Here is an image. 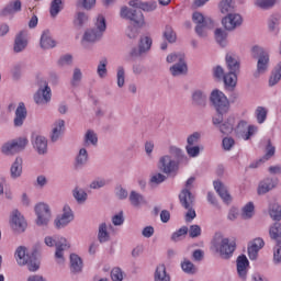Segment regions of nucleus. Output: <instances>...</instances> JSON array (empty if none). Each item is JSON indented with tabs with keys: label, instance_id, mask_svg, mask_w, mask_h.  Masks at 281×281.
Instances as JSON below:
<instances>
[{
	"label": "nucleus",
	"instance_id": "obj_51",
	"mask_svg": "<svg viewBox=\"0 0 281 281\" xmlns=\"http://www.w3.org/2000/svg\"><path fill=\"white\" fill-rule=\"evenodd\" d=\"M181 269L184 273H189L190 276H194V273H196V267H194V263L188 259H184L181 262Z\"/></svg>",
	"mask_w": 281,
	"mask_h": 281
},
{
	"label": "nucleus",
	"instance_id": "obj_7",
	"mask_svg": "<svg viewBox=\"0 0 281 281\" xmlns=\"http://www.w3.org/2000/svg\"><path fill=\"white\" fill-rule=\"evenodd\" d=\"M120 16L121 19L130 21L132 25H137V27H144V25H146L144 13L137 8L131 9L128 7H123L121 9Z\"/></svg>",
	"mask_w": 281,
	"mask_h": 281
},
{
	"label": "nucleus",
	"instance_id": "obj_19",
	"mask_svg": "<svg viewBox=\"0 0 281 281\" xmlns=\"http://www.w3.org/2000/svg\"><path fill=\"white\" fill-rule=\"evenodd\" d=\"M21 8H23V3L21 0H11L0 12V16H10L12 14H16L21 12Z\"/></svg>",
	"mask_w": 281,
	"mask_h": 281
},
{
	"label": "nucleus",
	"instance_id": "obj_54",
	"mask_svg": "<svg viewBox=\"0 0 281 281\" xmlns=\"http://www.w3.org/2000/svg\"><path fill=\"white\" fill-rule=\"evenodd\" d=\"M169 153L170 155H172V157H175L178 164H181V161L183 160V157H186V155H183V150L177 146H170Z\"/></svg>",
	"mask_w": 281,
	"mask_h": 281
},
{
	"label": "nucleus",
	"instance_id": "obj_50",
	"mask_svg": "<svg viewBox=\"0 0 281 281\" xmlns=\"http://www.w3.org/2000/svg\"><path fill=\"white\" fill-rule=\"evenodd\" d=\"M72 196L74 199L77 201V203H85L87 201V193L85 192L83 189H80L78 187H76L72 190Z\"/></svg>",
	"mask_w": 281,
	"mask_h": 281
},
{
	"label": "nucleus",
	"instance_id": "obj_41",
	"mask_svg": "<svg viewBox=\"0 0 281 281\" xmlns=\"http://www.w3.org/2000/svg\"><path fill=\"white\" fill-rule=\"evenodd\" d=\"M162 37L168 41L170 44L177 43V32L172 29L171 25H166L165 31L162 32Z\"/></svg>",
	"mask_w": 281,
	"mask_h": 281
},
{
	"label": "nucleus",
	"instance_id": "obj_38",
	"mask_svg": "<svg viewBox=\"0 0 281 281\" xmlns=\"http://www.w3.org/2000/svg\"><path fill=\"white\" fill-rule=\"evenodd\" d=\"M98 240L101 244L109 243L111 240V235L109 234L106 223H102L99 225Z\"/></svg>",
	"mask_w": 281,
	"mask_h": 281
},
{
	"label": "nucleus",
	"instance_id": "obj_45",
	"mask_svg": "<svg viewBox=\"0 0 281 281\" xmlns=\"http://www.w3.org/2000/svg\"><path fill=\"white\" fill-rule=\"evenodd\" d=\"M281 80V61L274 68V71H272V75L269 79V87H276L278 82Z\"/></svg>",
	"mask_w": 281,
	"mask_h": 281
},
{
	"label": "nucleus",
	"instance_id": "obj_40",
	"mask_svg": "<svg viewBox=\"0 0 281 281\" xmlns=\"http://www.w3.org/2000/svg\"><path fill=\"white\" fill-rule=\"evenodd\" d=\"M238 72H228L224 75L223 81L225 87H229L231 89H234L238 82Z\"/></svg>",
	"mask_w": 281,
	"mask_h": 281
},
{
	"label": "nucleus",
	"instance_id": "obj_13",
	"mask_svg": "<svg viewBox=\"0 0 281 281\" xmlns=\"http://www.w3.org/2000/svg\"><path fill=\"white\" fill-rule=\"evenodd\" d=\"M179 161L172 159V156L165 155L159 158L158 168L164 175H172L179 170Z\"/></svg>",
	"mask_w": 281,
	"mask_h": 281
},
{
	"label": "nucleus",
	"instance_id": "obj_14",
	"mask_svg": "<svg viewBox=\"0 0 281 281\" xmlns=\"http://www.w3.org/2000/svg\"><path fill=\"white\" fill-rule=\"evenodd\" d=\"M10 225L14 234H23L27 229V222H25V217H23L19 210L12 211Z\"/></svg>",
	"mask_w": 281,
	"mask_h": 281
},
{
	"label": "nucleus",
	"instance_id": "obj_27",
	"mask_svg": "<svg viewBox=\"0 0 281 281\" xmlns=\"http://www.w3.org/2000/svg\"><path fill=\"white\" fill-rule=\"evenodd\" d=\"M276 186H278V179L266 178L259 183L258 194H267V192H271Z\"/></svg>",
	"mask_w": 281,
	"mask_h": 281
},
{
	"label": "nucleus",
	"instance_id": "obj_43",
	"mask_svg": "<svg viewBox=\"0 0 281 281\" xmlns=\"http://www.w3.org/2000/svg\"><path fill=\"white\" fill-rule=\"evenodd\" d=\"M215 41L221 47L227 46V32L223 29L215 30Z\"/></svg>",
	"mask_w": 281,
	"mask_h": 281
},
{
	"label": "nucleus",
	"instance_id": "obj_39",
	"mask_svg": "<svg viewBox=\"0 0 281 281\" xmlns=\"http://www.w3.org/2000/svg\"><path fill=\"white\" fill-rule=\"evenodd\" d=\"M130 202L133 207H139V205H144V203H146V200L144 199V195L137 193L136 191H131Z\"/></svg>",
	"mask_w": 281,
	"mask_h": 281
},
{
	"label": "nucleus",
	"instance_id": "obj_53",
	"mask_svg": "<svg viewBox=\"0 0 281 281\" xmlns=\"http://www.w3.org/2000/svg\"><path fill=\"white\" fill-rule=\"evenodd\" d=\"M254 202H248L244 207L241 212V217L247 221L254 216Z\"/></svg>",
	"mask_w": 281,
	"mask_h": 281
},
{
	"label": "nucleus",
	"instance_id": "obj_35",
	"mask_svg": "<svg viewBox=\"0 0 281 281\" xmlns=\"http://www.w3.org/2000/svg\"><path fill=\"white\" fill-rule=\"evenodd\" d=\"M154 281H170V274L166 271V265L161 263L156 267Z\"/></svg>",
	"mask_w": 281,
	"mask_h": 281
},
{
	"label": "nucleus",
	"instance_id": "obj_56",
	"mask_svg": "<svg viewBox=\"0 0 281 281\" xmlns=\"http://www.w3.org/2000/svg\"><path fill=\"white\" fill-rule=\"evenodd\" d=\"M106 65H109V60H106V58H102L99 61L98 68H97V74L99 76V78H106Z\"/></svg>",
	"mask_w": 281,
	"mask_h": 281
},
{
	"label": "nucleus",
	"instance_id": "obj_52",
	"mask_svg": "<svg viewBox=\"0 0 281 281\" xmlns=\"http://www.w3.org/2000/svg\"><path fill=\"white\" fill-rule=\"evenodd\" d=\"M60 5H63V0H53L50 3V16H53V19H56V16H58V14L60 13V10H63V8H60Z\"/></svg>",
	"mask_w": 281,
	"mask_h": 281
},
{
	"label": "nucleus",
	"instance_id": "obj_48",
	"mask_svg": "<svg viewBox=\"0 0 281 281\" xmlns=\"http://www.w3.org/2000/svg\"><path fill=\"white\" fill-rule=\"evenodd\" d=\"M277 3H280V0H255V5L261 10H269Z\"/></svg>",
	"mask_w": 281,
	"mask_h": 281
},
{
	"label": "nucleus",
	"instance_id": "obj_1",
	"mask_svg": "<svg viewBox=\"0 0 281 281\" xmlns=\"http://www.w3.org/2000/svg\"><path fill=\"white\" fill-rule=\"evenodd\" d=\"M106 32V19L104 15L99 14L94 22L93 29H88L82 36L81 45L87 47L88 43H98Z\"/></svg>",
	"mask_w": 281,
	"mask_h": 281
},
{
	"label": "nucleus",
	"instance_id": "obj_36",
	"mask_svg": "<svg viewBox=\"0 0 281 281\" xmlns=\"http://www.w3.org/2000/svg\"><path fill=\"white\" fill-rule=\"evenodd\" d=\"M218 8L222 14H233V12H236L234 0H221Z\"/></svg>",
	"mask_w": 281,
	"mask_h": 281
},
{
	"label": "nucleus",
	"instance_id": "obj_15",
	"mask_svg": "<svg viewBox=\"0 0 281 281\" xmlns=\"http://www.w3.org/2000/svg\"><path fill=\"white\" fill-rule=\"evenodd\" d=\"M222 25L227 32H234L243 25V16L238 13H228L222 19Z\"/></svg>",
	"mask_w": 281,
	"mask_h": 281
},
{
	"label": "nucleus",
	"instance_id": "obj_5",
	"mask_svg": "<svg viewBox=\"0 0 281 281\" xmlns=\"http://www.w3.org/2000/svg\"><path fill=\"white\" fill-rule=\"evenodd\" d=\"M192 21L195 23V34H198L200 38H207V30L214 29L212 18H204L203 13L194 12L192 14Z\"/></svg>",
	"mask_w": 281,
	"mask_h": 281
},
{
	"label": "nucleus",
	"instance_id": "obj_44",
	"mask_svg": "<svg viewBox=\"0 0 281 281\" xmlns=\"http://www.w3.org/2000/svg\"><path fill=\"white\" fill-rule=\"evenodd\" d=\"M269 215L272 221H281V205L278 203H272L269 206Z\"/></svg>",
	"mask_w": 281,
	"mask_h": 281
},
{
	"label": "nucleus",
	"instance_id": "obj_3",
	"mask_svg": "<svg viewBox=\"0 0 281 281\" xmlns=\"http://www.w3.org/2000/svg\"><path fill=\"white\" fill-rule=\"evenodd\" d=\"M252 58H258L257 70L254 72L255 78H260L262 74L269 70V53L262 46L255 45L251 48Z\"/></svg>",
	"mask_w": 281,
	"mask_h": 281
},
{
	"label": "nucleus",
	"instance_id": "obj_17",
	"mask_svg": "<svg viewBox=\"0 0 281 281\" xmlns=\"http://www.w3.org/2000/svg\"><path fill=\"white\" fill-rule=\"evenodd\" d=\"M63 212L61 216L55 220L57 229L67 227V225L74 221V211H71V207L68 204L64 205Z\"/></svg>",
	"mask_w": 281,
	"mask_h": 281
},
{
	"label": "nucleus",
	"instance_id": "obj_22",
	"mask_svg": "<svg viewBox=\"0 0 281 281\" xmlns=\"http://www.w3.org/2000/svg\"><path fill=\"white\" fill-rule=\"evenodd\" d=\"M214 190L217 192L218 196L224 201V203H232V195L229 194V191H227V187L220 180H215L213 182Z\"/></svg>",
	"mask_w": 281,
	"mask_h": 281
},
{
	"label": "nucleus",
	"instance_id": "obj_16",
	"mask_svg": "<svg viewBox=\"0 0 281 281\" xmlns=\"http://www.w3.org/2000/svg\"><path fill=\"white\" fill-rule=\"evenodd\" d=\"M35 104L43 106L52 102V88L47 85V81H44V88H40L34 94Z\"/></svg>",
	"mask_w": 281,
	"mask_h": 281
},
{
	"label": "nucleus",
	"instance_id": "obj_2",
	"mask_svg": "<svg viewBox=\"0 0 281 281\" xmlns=\"http://www.w3.org/2000/svg\"><path fill=\"white\" fill-rule=\"evenodd\" d=\"M213 247L216 254H220L222 260H229L234 256V251H236V241H232L221 233H217L213 238Z\"/></svg>",
	"mask_w": 281,
	"mask_h": 281
},
{
	"label": "nucleus",
	"instance_id": "obj_26",
	"mask_svg": "<svg viewBox=\"0 0 281 281\" xmlns=\"http://www.w3.org/2000/svg\"><path fill=\"white\" fill-rule=\"evenodd\" d=\"M69 260L70 273H74L75 276L78 273H82V268L85 267L82 258H80V256H78L77 254H70Z\"/></svg>",
	"mask_w": 281,
	"mask_h": 281
},
{
	"label": "nucleus",
	"instance_id": "obj_30",
	"mask_svg": "<svg viewBox=\"0 0 281 281\" xmlns=\"http://www.w3.org/2000/svg\"><path fill=\"white\" fill-rule=\"evenodd\" d=\"M33 148H35L38 155H47V138L45 136H35Z\"/></svg>",
	"mask_w": 281,
	"mask_h": 281
},
{
	"label": "nucleus",
	"instance_id": "obj_47",
	"mask_svg": "<svg viewBox=\"0 0 281 281\" xmlns=\"http://www.w3.org/2000/svg\"><path fill=\"white\" fill-rule=\"evenodd\" d=\"M85 146H89V144H91L92 146H98V134H95V132H93L92 130H88L85 138Z\"/></svg>",
	"mask_w": 281,
	"mask_h": 281
},
{
	"label": "nucleus",
	"instance_id": "obj_59",
	"mask_svg": "<svg viewBox=\"0 0 281 281\" xmlns=\"http://www.w3.org/2000/svg\"><path fill=\"white\" fill-rule=\"evenodd\" d=\"M256 117H257L258 124H265L267 120V109L262 106H258L256 110Z\"/></svg>",
	"mask_w": 281,
	"mask_h": 281
},
{
	"label": "nucleus",
	"instance_id": "obj_37",
	"mask_svg": "<svg viewBox=\"0 0 281 281\" xmlns=\"http://www.w3.org/2000/svg\"><path fill=\"white\" fill-rule=\"evenodd\" d=\"M269 236L272 240H277V245H281V223L276 222L269 228Z\"/></svg>",
	"mask_w": 281,
	"mask_h": 281
},
{
	"label": "nucleus",
	"instance_id": "obj_33",
	"mask_svg": "<svg viewBox=\"0 0 281 281\" xmlns=\"http://www.w3.org/2000/svg\"><path fill=\"white\" fill-rule=\"evenodd\" d=\"M226 60V67L229 70L228 72L232 74H239L240 72V61L238 59L234 58V56L227 54L225 57Z\"/></svg>",
	"mask_w": 281,
	"mask_h": 281
},
{
	"label": "nucleus",
	"instance_id": "obj_60",
	"mask_svg": "<svg viewBox=\"0 0 281 281\" xmlns=\"http://www.w3.org/2000/svg\"><path fill=\"white\" fill-rule=\"evenodd\" d=\"M80 80H82V71L80 70V68H75L71 79L72 87H78Z\"/></svg>",
	"mask_w": 281,
	"mask_h": 281
},
{
	"label": "nucleus",
	"instance_id": "obj_57",
	"mask_svg": "<svg viewBox=\"0 0 281 281\" xmlns=\"http://www.w3.org/2000/svg\"><path fill=\"white\" fill-rule=\"evenodd\" d=\"M276 155V146H273V144L271 143V139L267 140V146H266V154L262 157V159L265 161H269V159H271V157H273Z\"/></svg>",
	"mask_w": 281,
	"mask_h": 281
},
{
	"label": "nucleus",
	"instance_id": "obj_62",
	"mask_svg": "<svg viewBox=\"0 0 281 281\" xmlns=\"http://www.w3.org/2000/svg\"><path fill=\"white\" fill-rule=\"evenodd\" d=\"M116 78H117V87H120V89H122V87H124V82H125L124 67L120 66L117 68Z\"/></svg>",
	"mask_w": 281,
	"mask_h": 281
},
{
	"label": "nucleus",
	"instance_id": "obj_63",
	"mask_svg": "<svg viewBox=\"0 0 281 281\" xmlns=\"http://www.w3.org/2000/svg\"><path fill=\"white\" fill-rule=\"evenodd\" d=\"M111 278L113 281H123L124 280V272H122L121 268H114L111 271Z\"/></svg>",
	"mask_w": 281,
	"mask_h": 281
},
{
	"label": "nucleus",
	"instance_id": "obj_28",
	"mask_svg": "<svg viewBox=\"0 0 281 281\" xmlns=\"http://www.w3.org/2000/svg\"><path fill=\"white\" fill-rule=\"evenodd\" d=\"M247 267H249V259H247V256L240 255L237 258V272L241 280L247 279Z\"/></svg>",
	"mask_w": 281,
	"mask_h": 281
},
{
	"label": "nucleus",
	"instance_id": "obj_6",
	"mask_svg": "<svg viewBox=\"0 0 281 281\" xmlns=\"http://www.w3.org/2000/svg\"><path fill=\"white\" fill-rule=\"evenodd\" d=\"M210 102L217 115H227L229 113V100L222 91L213 90L210 95Z\"/></svg>",
	"mask_w": 281,
	"mask_h": 281
},
{
	"label": "nucleus",
	"instance_id": "obj_29",
	"mask_svg": "<svg viewBox=\"0 0 281 281\" xmlns=\"http://www.w3.org/2000/svg\"><path fill=\"white\" fill-rule=\"evenodd\" d=\"M27 47V37L25 35V32L21 31L14 40V46H13V52L15 54H21Z\"/></svg>",
	"mask_w": 281,
	"mask_h": 281
},
{
	"label": "nucleus",
	"instance_id": "obj_34",
	"mask_svg": "<svg viewBox=\"0 0 281 281\" xmlns=\"http://www.w3.org/2000/svg\"><path fill=\"white\" fill-rule=\"evenodd\" d=\"M63 131H65V120H58L54 123L50 140L58 142L60 135H63Z\"/></svg>",
	"mask_w": 281,
	"mask_h": 281
},
{
	"label": "nucleus",
	"instance_id": "obj_21",
	"mask_svg": "<svg viewBox=\"0 0 281 281\" xmlns=\"http://www.w3.org/2000/svg\"><path fill=\"white\" fill-rule=\"evenodd\" d=\"M180 203L184 210L194 207V195L190 192V189H182L179 194Z\"/></svg>",
	"mask_w": 281,
	"mask_h": 281
},
{
	"label": "nucleus",
	"instance_id": "obj_25",
	"mask_svg": "<svg viewBox=\"0 0 281 281\" xmlns=\"http://www.w3.org/2000/svg\"><path fill=\"white\" fill-rule=\"evenodd\" d=\"M27 117V108H25V103L20 102L15 110V117L13 120L14 126H23V122H25Z\"/></svg>",
	"mask_w": 281,
	"mask_h": 281
},
{
	"label": "nucleus",
	"instance_id": "obj_23",
	"mask_svg": "<svg viewBox=\"0 0 281 281\" xmlns=\"http://www.w3.org/2000/svg\"><path fill=\"white\" fill-rule=\"evenodd\" d=\"M169 71L171 76L177 77V76H188V63H186V59L180 58V61L173 64L170 68Z\"/></svg>",
	"mask_w": 281,
	"mask_h": 281
},
{
	"label": "nucleus",
	"instance_id": "obj_9",
	"mask_svg": "<svg viewBox=\"0 0 281 281\" xmlns=\"http://www.w3.org/2000/svg\"><path fill=\"white\" fill-rule=\"evenodd\" d=\"M223 115L224 114L213 116L212 124L215 128H218L222 135H232V133H234V124H236V119L231 115L223 122Z\"/></svg>",
	"mask_w": 281,
	"mask_h": 281
},
{
	"label": "nucleus",
	"instance_id": "obj_55",
	"mask_svg": "<svg viewBox=\"0 0 281 281\" xmlns=\"http://www.w3.org/2000/svg\"><path fill=\"white\" fill-rule=\"evenodd\" d=\"M89 21V15L85 12H78L75 19V25L76 27H83L87 25V22Z\"/></svg>",
	"mask_w": 281,
	"mask_h": 281
},
{
	"label": "nucleus",
	"instance_id": "obj_8",
	"mask_svg": "<svg viewBox=\"0 0 281 281\" xmlns=\"http://www.w3.org/2000/svg\"><path fill=\"white\" fill-rule=\"evenodd\" d=\"M44 243L47 247H56L55 258L57 260V263L64 265L65 263V254L63 251H65L66 249H69V247H71V245H69V243H67V239L61 237L59 241H56L53 237L47 236V237H45Z\"/></svg>",
	"mask_w": 281,
	"mask_h": 281
},
{
	"label": "nucleus",
	"instance_id": "obj_12",
	"mask_svg": "<svg viewBox=\"0 0 281 281\" xmlns=\"http://www.w3.org/2000/svg\"><path fill=\"white\" fill-rule=\"evenodd\" d=\"M27 146V138H18L13 139L11 142L5 143L1 147V151L3 155H16V153H22V150H25V147Z\"/></svg>",
	"mask_w": 281,
	"mask_h": 281
},
{
	"label": "nucleus",
	"instance_id": "obj_49",
	"mask_svg": "<svg viewBox=\"0 0 281 281\" xmlns=\"http://www.w3.org/2000/svg\"><path fill=\"white\" fill-rule=\"evenodd\" d=\"M188 232H189L188 226H182L180 229H178L171 235V240L173 243H179V240H183V238L188 236Z\"/></svg>",
	"mask_w": 281,
	"mask_h": 281
},
{
	"label": "nucleus",
	"instance_id": "obj_32",
	"mask_svg": "<svg viewBox=\"0 0 281 281\" xmlns=\"http://www.w3.org/2000/svg\"><path fill=\"white\" fill-rule=\"evenodd\" d=\"M11 179H19L23 175V158L16 157L10 168Z\"/></svg>",
	"mask_w": 281,
	"mask_h": 281
},
{
	"label": "nucleus",
	"instance_id": "obj_11",
	"mask_svg": "<svg viewBox=\"0 0 281 281\" xmlns=\"http://www.w3.org/2000/svg\"><path fill=\"white\" fill-rule=\"evenodd\" d=\"M35 214L37 216L36 225H38V227H47V225H49V221L52 220V211L49 210V205L45 203L35 205Z\"/></svg>",
	"mask_w": 281,
	"mask_h": 281
},
{
	"label": "nucleus",
	"instance_id": "obj_46",
	"mask_svg": "<svg viewBox=\"0 0 281 281\" xmlns=\"http://www.w3.org/2000/svg\"><path fill=\"white\" fill-rule=\"evenodd\" d=\"M143 26H137L136 24L133 25H128L125 29V35L127 36V38H130L131 41H135V38H137V36H139V29H142Z\"/></svg>",
	"mask_w": 281,
	"mask_h": 281
},
{
	"label": "nucleus",
	"instance_id": "obj_4",
	"mask_svg": "<svg viewBox=\"0 0 281 281\" xmlns=\"http://www.w3.org/2000/svg\"><path fill=\"white\" fill-rule=\"evenodd\" d=\"M14 258L19 267H27L29 271L34 272L41 269V261L32 259L31 255L27 252V247L19 246L15 249Z\"/></svg>",
	"mask_w": 281,
	"mask_h": 281
},
{
	"label": "nucleus",
	"instance_id": "obj_31",
	"mask_svg": "<svg viewBox=\"0 0 281 281\" xmlns=\"http://www.w3.org/2000/svg\"><path fill=\"white\" fill-rule=\"evenodd\" d=\"M40 45L42 49H53V47H56V41H54L49 31H44L42 33Z\"/></svg>",
	"mask_w": 281,
	"mask_h": 281
},
{
	"label": "nucleus",
	"instance_id": "obj_42",
	"mask_svg": "<svg viewBox=\"0 0 281 281\" xmlns=\"http://www.w3.org/2000/svg\"><path fill=\"white\" fill-rule=\"evenodd\" d=\"M89 161V153L86 148H81L76 157V167L82 168Z\"/></svg>",
	"mask_w": 281,
	"mask_h": 281
},
{
	"label": "nucleus",
	"instance_id": "obj_24",
	"mask_svg": "<svg viewBox=\"0 0 281 281\" xmlns=\"http://www.w3.org/2000/svg\"><path fill=\"white\" fill-rule=\"evenodd\" d=\"M128 5H131V8L143 10L144 12H153L157 10V2L155 1L142 2V0H131Z\"/></svg>",
	"mask_w": 281,
	"mask_h": 281
},
{
	"label": "nucleus",
	"instance_id": "obj_61",
	"mask_svg": "<svg viewBox=\"0 0 281 281\" xmlns=\"http://www.w3.org/2000/svg\"><path fill=\"white\" fill-rule=\"evenodd\" d=\"M166 179H168V177H166L165 175L156 173L150 178L149 183H151V186H159L160 183H164Z\"/></svg>",
	"mask_w": 281,
	"mask_h": 281
},
{
	"label": "nucleus",
	"instance_id": "obj_58",
	"mask_svg": "<svg viewBox=\"0 0 281 281\" xmlns=\"http://www.w3.org/2000/svg\"><path fill=\"white\" fill-rule=\"evenodd\" d=\"M42 251H43V246H41V244H35L33 246V249H32L31 254H30L31 260H35V262H41L38 257L41 256Z\"/></svg>",
	"mask_w": 281,
	"mask_h": 281
},
{
	"label": "nucleus",
	"instance_id": "obj_64",
	"mask_svg": "<svg viewBox=\"0 0 281 281\" xmlns=\"http://www.w3.org/2000/svg\"><path fill=\"white\" fill-rule=\"evenodd\" d=\"M189 236L190 238H199V236H201V226L196 224L191 225L189 228Z\"/></svg>",
	"mask_w": 281,
	"mask_h": 281
},
{
	"label": "nucleus",
	"instance_id": "obj_20",
	"mask_svg": "<svg viewBox=\"0 0 281 281\" xmlns=\"http://www.w3.org/2000/svg\"><path fill=\"white\" fill-rule=\"evenodd\" d=\"M265 247V240L260 237L255 238L251 241V245L248 247V258L251 260H257L258 259V251Z\"/></svg>",
	"mask_w": 281,
	"mask_h": 281
},
{
	"label": "nucleus",
	"instance_id": "obj_18",
	"mask_svg": "<svg viewBox=\"0 0 281 281\" xmlns=\"http://www.w3.org/2000/svg\"><path fill=\"white\" fill-rule=\"evenodd\" d=\"M191 104L196 109H205L207 106V94L201 90H194L191 94Z\"/></svg>",
	"mask_w": 281,
	"mask_h": 281
},
{
	"label": "nucleus",
	"instance_id": "obj_10",
	"mask_svg": "<svg viewBox=\"0 0 281 281\" xmlns=\"http://www.w3.org/2000/svg\"><path fill=\"white\" fill-rule=\"evenodd\" d=\"M153 47V38L149 36H142L138 41V48L133 47L130 52L131 58H142V56H145V54H148L150 52V48Z\"/></svg>",
	"mask_w": 281,
	"mask_h": 281
}]
</instances>
